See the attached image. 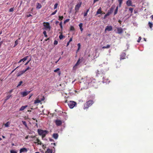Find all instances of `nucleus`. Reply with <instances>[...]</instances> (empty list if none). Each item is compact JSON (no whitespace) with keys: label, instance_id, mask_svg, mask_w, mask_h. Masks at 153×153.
Masks as SVG:
<instances>
[{"label":"nucleus","instance_id":"f257e3e1","mask_svg":"<svg viewBox=\"0 0 153 153\" xmlns=\"http://www.w3.org/2000/svg\"><path fill=\"white\" fill-rule=\"evenodd\" d=\"M94 101L92 100H90L86 102L84 104V106L83 109L84 110H87L88 108L90 107L93 103Z\"/></svg>","mask_w":153,"mask_h":153},{"label":"nucleus","instance_id":"f03ea898","mask_svg":"<svg viewBox=\"0 0 153 153\" xmlns=\"http://www.w3.org/2000/svg\"><path fill=\"white\" fill-rule=\"evenodd\" d=\"M37 131L39 135L42 136V138L45 137L48 133V131L47 130H43L41 129H38Z\"/></svg>","mask_w":153,"mask_h":153},{"label":"nucleus","instance_id":"7ed1b4c3","mask_svg":"<svg viewBox=\"0 0 153 153\" xmlns=\"http://www.w3.org/2000/svg\"><path fill=\"white\" fill-rule=\"evenodd\" d=\"M43 24L44 29L48 31H50L51 30V27L49 22H44Z\"/></svg>","mask_w":153,"mask_h":153},{"label":"nucleus","instance_id":"20e7f679","mask_svg":"<svg viewBox=\"0 0 153 153\" xmlns=\"http://www.w3.org/2000/svg\"><path fill=\"white\" fill-rule=\"evenodd\" d=\"M68 104L71 108H73L76 105V102L73 101H70L68 102Z\"/></svg>","mask_w":153,"mask_h":153},{"label":"nucleus","instance_id":"39448f33","mask_svg":"<svg viewBox=\"0 0 153 153\" xmlns=\"http://www.w3.org/2000/svg\"><path fill=\"white\" fill-rule=\"evenodd\" d=\"M104 71L102 69H100V70H97L96 72L97 74V76L102 75L104 74Z\"/></svg>","mask_w":153,"mask_h":153},{"label":"nucleus","instance_id":"423d86ee","mask_svg":"<svg viewBox=\"0 0 153 153\" xmlns=\"http://www.w3.org/2000/svg\"><path fill=\"white\" fill-rule=\"evenodd\" d=\"M82 4V3L81 2H80V3L77 4L75 6V9L76 11V12H77L79 10V8L80 7L81 5Z\"/></svg>","mask_w":153,"mask_h":153},{"label":"nucleus","instance_id":"0eeeda50","mask_svg":"<svg viewBox=\"0 0 153 153\" xmlns=\"http://www.w3.org/2000/svg\"><path fill=\"white\" fill-rule=\"evenodd\" d=\"M31 91H25L23 92H21V95H22V97H25L28 94H29Z\"/></svg>","mask_w":153,"mask_h":153},{"label":"nucleus","instance_id":"6e6552de","mask_svg":"<svg viewBox=\"0 0 153 153\" xmlns=\"http://www.w3.org/2000/svg\"><path fill=\"white\" fill-rule=\"evenodd\" d=\"M113 8L112 7H111L110 9V12L109 11H108V12L104 16V18H105L107 16H109L113 12Z\"/></svg>","mask_w":153,"mask_h":153},{"label":"nucleus","instance_id":"1a4fd4ad","mask_svg":"<svg viewBox=\"0 0 153 153\" xmlns=\"http://www.w3.org/2000/svg\"><path fill=\"white\" fill-rule=\"evenodd\" d=\"M55 123L57 126H61L62 123V121L61 120H57L55 121Z\"/></svg>","mask_w":153,"mask_h":153},{"label":"nucleus","instance_id":"9d476101","mask_svg":"<svg viewBox=\"0 0 153 153\" xmlns=\"http://www.w3.org/2000/svg\"><path fill=\"white\" fill-rule=\"evenodd\" d=\"M117 33L118 34H120L122 33L123 32V29L120 27H117Z\"/></svg>","mask_w":153,"mask_h":153},{"label":"nucleus","instance_id":"9b49d317","mask_svg":"<svg viewBox=\"0 0 153 153\" xmlns=\"http://www.w3.org/2000/svg\"><path fill=\"white\" fill-rule=\"evenodd\" d=\"M112 30V27L111 26H107L105 29V31H110Z\"/></svg>","mask_w":153,"mask_h":153},{"label":"nucleus","instance_id":"f8f14e48","mask_svg":"<svg viewBox=\"0 0 153 153\" xmlns=\"http://www.w3.org/2000/svg\"><path fill=\"white\" fill-rule=\"evenodd\" d=\"M126 55V54L125 53H123L120 55V60L123 59H125V57Z\"/></svg>","mask_w":153,"mask_h":153},{"label":"nucleus","instance_id":"ddd939ff","mask_svg":"<svg viewBox=\"0 0 153 153\" xmlns=\"http://www.w3.org/2000/svg\"><path fill=\"white\" fill-rule=\"evenodd\" d=\"M126 4L128 6H133L132 5V3L131 0H128L126 2Z\"/></svg>","mask_w":153,"mask_h":153},{"label":"nucleus","instance_id":"4468645a","mask_svg":"<svg viewBox=\"0 0 153 153\" xmlns=\"http://www.w3.org/2000/svg\"><path fill=\"white\" fill-rule=\"evenodd\" d=\"M28 56H26L25 57H24L23 59H20L19 61L18 62V63H20L22 61H23V62H24V61H25L27 59V58L28 57Z\"/></svg>","mask_w":153,"mask_h":153},{"label":"nucleus","instance_id":"2eb2a0df","mask_svg":"<svg viewBox=\"0 0 153 153\" xmlns=\"http://www.w3.org/2000/svg\"><path fill=\"white\" fill-rule=\"evenodd\" d=\"M80 59H79L78 60L76 63L75 64V65L74 66L73 68L74 69L75 67L77 66L78 65L79 63L82 61V60L80 62Z\"/></svg>","mask_w":153,"mask_h":153},{"label":"nucleus","instance_id":"dca6fc26","mask_svg":"<svg viewBox=\"0 0 153 153\" xmlns=\"http://www.w3.org/2000/svg\"><path fill=\"white\" fill-rule=\"evenodd\" d=\"M27 151V149L25 148L21 149L20 150V153H21L23 152H26Z\"/></svg>","mask_w":153,"mask_h":153},{"label":"nucleus","instance_id":"f3484780","mask_svg":"<svg viewBox=\"0 0 153 153\" xmlns=\"http://www.w3.org/2000/svg\"><path fill=\"white\" fill-rule=\"evenodd\" d=\"M27 107V105L22 106L19 109L20 111H22Z\"/></svg>","mask_w":153,"mask_h":153},{"label":"nucleus","instance_id":"a211bd4d","mask_svg":"<svg viewBox=\"0 0 153 153\" xmlns=\"http://www.w3.org/2000/svg\"><path fill=\"white\" fill-rule=\"evenodd\" d=\"M42 7V5L41 4L39 3H37V5H36V8L37 9H40Z\"/></svg>","mask_w":153,"mask_h":153},{"label":"nucleus","instance_id":"6ab92c4d","mask_svg":"<svg viewBox=\"0 0 153 153\" xmlns=\"http://www.w3.org/2000/svg\"><path fill=\"white\" fill-rule=\"evenodd\" d=\"M53 137L55 139H56L58 137V134L57 133H54L53 134Z\"/></svg>","mask_w":153,"mask_h":153},{"label":"nucleus","instance_id":"aec40b11","mask_svg":"<svg viewBox=\"0 0 153 153\" xmlns=\"http://www.w3.org/2000/svg\"><path fill=\"white\" fill-rule=\"evenodd\" d=\"M25 73L24 71L23 70L22 71L19 72L17 74V76H21L22 74Z\"/></svg>","mask_w":153,"mask_h":153},{"label":"nucleus","instance_id":"412c9836","mask_svg":"<svg viewBox=\"0 0 153 153\" xmlns=\"http://www.w3.org/2000/svg\"><path fill=\"white\" fill-rule=\"evenodd\" d=\"M102 13V11L101 10V8L100 7L97 10V14H101Z\"/></svg>","mask_w":153,"mask_h":153},{"label":"nucleus","instance_id":"4be33fe9","mask_svg":"<svg viewBox=\"0 0 153 153\" xmlns=\"http://www.w3.org/2000/svg\"><path fill=\"white\" fill-rule=\"evenodd\" d=\"M36 140H37V142H34L35 143H38V144H39L40 145H41L42 144L41 141L38 139L37 138Z\"/></svg>","mask_w":153,"mask_h":153},{"label":"nucleus","instance_id":"5701e85b","mask_svg":"<svg viewBox=\"0 0 153 153\" xmlns=\"http://www.w3.org/2000/svg\"><path fill=\"white\" fill-rule=\"evenodd\" d=\"M10 123V122L9 121L7 122L4 124V126L6 127H8L9 126V125Z\"/></svg>","mask_w":153,"mask_h":153},{"label":"nucleus","instance_id":"b1692460","mask_svg":"<svg viewBox=\"0 0 153 153\" xmlns=\"http://www.w3.org/2000/svg\"><path fill=\"white\" fill-rule=\"evenodd\" d=\"M12 97L11 95H7L6 97V99L5 100V101L6 102L7 100L9 99L11 97Z\"/></svg>","mask_w":153,"mask_h":153},{"label":"nucleus","instance_id":"393cba45","mask_svg":"<svg viewBox=\"0 0 153 153\" xmlns=\"http://www.w3.org/2000/svg\"><path fill=\"white\" fill-rule=\"evenodd\" d=\"M103 81L105 83H109L110 82V81L108 79H106L104 78Z\"/></svg>","mask_w":153,"mask_h":153},{"label":"nucleus","instance_id":"a878e982","mask_svg":"<svg viewBox=\"0 0 153 153\" xmlns=\"http://www.w3.org/2000/svg\"><path fill=\"white\" fill-rule=\"evenodd\" d=\"M41 102L40 100H39L38 99H37L34 102V104H36L37 103H40Z\"/></svg>","mask_w":153,"mask_h":153},{"label":"nucleus","instance_id":"bb28decb","mask_svg":"<svg viewBox=\"0 0 153 153\" xmlns=\"http://www.w3.org/2000/svg\"><path fill=\"white\" fill-rule=\"evenodd\" d=\"M52 150L50 149H48L47 151L46 152V153H52Z\"/></svg>","mask_w":153,"mask_h":153},{"label":"nucleus","instance_id":"cd10ccee","mask_svg":"<svg viewBox=\"0 0 153 153\" xmlns=\"http://www.w3.org/2000/svg\"><path fill=\"white\" fill-rule=\"evenodd\" d=\"M118 10V6H117L114 12V15H115L117 12Z\"/></svg>","mask_w":153,"mask_h":153},{"label":"nucleus","instance_id":"c85d7f7f","mask_svg":"<svg viewBox=\"0 0 153 153\" xmlns=\"http://www.w3.org/2000/svg\"><path fill=\"white\" fill-rule=\"evenodd\" d=\"M148 25L150 28H151L152 27L153 24L152 23L150 22H149L148 23Z\"/></svg>","mask_w":153,"mask_h":153},{"label":"nucleus","instance_id":"c756f323","mask_svg":"<svg viewBox=\"0 0 153 153\" xmlns=\"http://www.w3.org/2000/svg\"><path fill=\"white\" fill-rule=\"evenodd\" d=\"M110 47V45H108L106 46H103L102 47V48H108Z\"/></svg>","mask_w":153,"mask_h":153},{"label":"nucleus","instance_id":"7c9ffc66","mask_svg":"<svg viewBox=\"0 0 153 153\" xmlns=\"http://www.w3.org/2000/svg\"><path fill=\"white\" fill-rule=\"evenodd\" d=\"M22 122L24 125L26 127H27V125L26 123L24 121H22Z\"/></svg>","mask_w":153,"mask_h":153},{"label":"nucleus","instance_id":"2f4dec72","mask_svg":"<svg viewBox=\"0 0 153 153\" xmlns=\"http://www.w3.org/2000/svg\"><path fill=\"white\" fill-rule=\"evenodd\" d=\"M18 44V40H16L15 42V45H14V47H15Z\"/></svg>","mask_w":153,"mask_h":153},{"label":"nucleus","instance_id":"473e14b6","mask_svg":"<svg viewBox=\"0 0 153 153\" xmlns=\"http://www.w3.org/2000/svg\"><path fill=\"white\" fill-rule=\"evenodd\" d=\"M74 28L73 26H71L70 28V30L71 31H74Z\"/></svg>","mask_w":153,"mask_h":153},{"label":"nucleus","instance_id":"72a5a7b5","mask_svg":"<svg viewBox=\"0 0 153 153\" xmlns=\"http://www.w3.org/2000/svg\"><path fill=\"white\" fill-rule=\"evenodd\" d=\"M129 10L130 11L131 13H132L133 12V9L131 7H129Z\"/></svg>","mask_w":153,"mask_h":153},{"label":"nucleus","instance_id":"f704fd0d","mask_svg":"<svg viewBox=\"0 0 153 153\" xmlns=\"http://www.w3.org/2000/svg\"><path fill=\"white\" fill-rule=\"evenodd\" d=\"M43 34H44L45 37H47L48 36L47 35L46 32L45 31H44L43 32Z\"/></svg>","mask_w":153,"mask_h":153},{"label":"nucleus","instance_id":"c9c22d12","mask_svg":"<svg viewBox=\"0 0 153 153\" xmlns=\"http://www.w3.org/2000/svg\"><path fill=\"white\" fill-rule=\"evenodd\" d=\"M59 25L60 27L61 28L62 30L63 29V27H62V22H61L59 24Z\"/></svg>","mask_w":153,"mask_h":153},{"label":"nucleus","instance_id":"e433bc0d","mask_svg":"<svg viewBox=\"0 0 153 153\" xmlns=\"http://www.w3.org/2000/svg\"><path fill=\"white\" fill-rule=\"evenodd\" d=\"M10 153H17V152L14 150H11L10 151Z\"/></svg>","mask_w":153,"mask_h":153},{"label":"nucleus","instance_id":"4c0bfd02","mask_svg":"<svg viewBox=\"0 0 153 153\" xmlns=\"http://www.w3.org/2000/svg\"><path fill=\"white\" fill-rule=\"evenodd\" d=\"M22 82H23L22 81H20L19 82L18 85H17V87H18L19 86H20L22 84Z\"/></svg>","mask_w":153,"mask_h":153},{"label":"nucleus","instance_id":"58836bf2","mask_svg":"<svg viewBox=\"0 0 153 153\" xmlns=\"http://www.w3.org/2000/svg\"><path fill=\"white\" fill-rule=\"evenodd\" d=\"M59 20H62L63 19V17L62 16H59Z\"/></svg>","mask_w":153,"mask_h":153},{"label":"nucleus","instance_id":"ea45409f","mask_svg":"<svg viewBox=\"0 0 153 153\" xmlns=\"http://www.w3.org/2000/svg\"><path fill=\"white\" fill-rule=\"evenodd\" d=\"M63 37V36L62 35V34H61L59 36V38L60 39H62Z\"/></svg>","mask_w":153,"mask_h":153},{"label":"nucleus","instance_id":"a19ab883","mask_svg":"<svg viewBox=\"0 0 153 153\" xmlns=\"http://www.w3.org/2000/svg\"><path fill=\"white\" fill-rule=\"evenodd\" d=\"M58 4L57 3H56L55 4H54V9H56L57 7V6H58Z\"/></svg>","mask_w":153,"mask_h":153},{"label":"nucleus","instance_id":"79ce46f5","mask_svg":"<svg viewBox=\"0 0 153 153\" xmlns=\"http://www.w3.org/2000/svg\"><path fill=\"white\" fill-rule=\"evenodd\" d=\"M57 12V10H55L54 12L52 13L51 14V15H55Z\"/></svg>","mask_w":153,"mask_h":153},{"label":"nucleus","instance_id":"37998d69","mask_svg":"<svg viewBox=\"0 0 153 153\" xmlns=\"http://www.w3.org/2000/svg\"><path fill=\"white\" fill-rule=\"evenodd\" d=\"M70 19H66L64 22V24L66 22H69Z\"/></svg>","mask_w":153,"mask_h":153},{"label":"nucleus","instance_id":"c03bdc74","mask_svg":"<svg viewBox=\"0 0 153 153\" xmlns=\"http://www.w3.org/2000/svg\"><path fill=\"white\" fill-rule=\"evenodd\" d=\"M141 37L140 36L138 38V39L137 41V42H140V40H141Z\"/></svg>","mask_w":153,"mask_h":153},{"label":"nucleus","instance_id":"a18cd8bd","mask_svg":"<svg viewBox=\"0 0 153 153\" xmlns=\"http://www.w3.org/2000/svg\"><path fill=\"white\" fill-rule=\"evenodd\" d=\"M60 70V69L59 68H56V69L54 71L55 72H57V71H59Z\"/></svg>","mask_w":153,"mask_h":153},{"label":"nucleus","instance_id":"49530a36","mask_svg":"<svg viewBox=\"0 0 153 153\" xmlns=\"http://www.w3.org/2000/svg\"><path fill=\"white\" fill-rule=\"evenodd\" d=\"M83 24L82 23H80L79 24V26L80 28L82 27Z\"/></svg>","mask_w":153,"mask_h":153},{"label":"nucleus","instance_id":"de8ad7c7","mask_svg":"<svg viewBox=\"0 0 153 153\" xmlns=\"http://www.w3.org/2000/svg\"><path fill=\"white\" fill-rule=\"evenodd\" d=\"M58 41L56 40H55L54 41V45H56L57 44H58Z\"/></svg>","mask_w":153,"mask_h":153},{"label":"nucleus","instance_id":"09e8293b","mask_svg":"<svg viewBox=\"0 0 153 153\" xmlns=\"http://www.w3.org/2000/svg\"><path fill=\"white\" fill-rule=\"evenodd\" d=\"M13 8H10L9 10V11L10 12H13Z\"/></svg>","mask_w":153,"mask_h":153},{"label":"nucleus","instance_id":"8fccbe9b","mask_svg":"<svg viewBox=\"0 0 153 153\" xmlns=\"http://www.w3.org/2000/svg\"><path fill=\"white\" fill-rule=\"evenodd\" d=\"M123 0H118V1L119 4H122V3Z\"/></svg>","mask_w":153,"mask_h":153},{"label":"nucleus","instance_id":"3c124183","mask_svg":"<svg viewBox=\"0 0 153 153\" xmlns=\"http://www.w3.org/2000/svg\"><path fill=\"white\" fill-rule=\"evenodd\" d=\"M31 60V59H30L29 60H28L27 62H26L25 64V65H27L29 63L30 61Z\"/></svg>","mask_w":153,"mask_h":153},{"label":"nucleus","instance_id":"603ef678","mask_svg":"<svg viewBox=\"0 0 153 153\" xmlns=\"http://www.w3.org/2000/svg\"><path fill=\"white\" fill-rule=\"evenodd\" d=\"M19 67V66H18L17 67H16V68H15V69H14L13 70L12 72H11V73H13L17 68L18 67Z\"/></svg>","mask_w":153,"mask_h":153},{"label":"nucleus","instance_id":"864d4df0","mask_svg":"<svg viewBox=\"0 0 153 153\" xmlns=\"http://www.w3.org/2000/svg\"><path fill=\"white\" fill-rule=\"evenodd\" d=\"M45 98L44 97H42V98L40 100L41 101H43L45 100Z\"/></svg>","mask_w":153,"mask_h":153},{"label":"nucleus","instance_id":"5fc2aeb1","mask_svg":"<svg viewBox=\"0 0 153 153\" xmlns=\"http://www.w3.org/2000/svg\"><path fill=\"white\" fill-rule=\"evenodd\" d=\"M78 50H79V49L80 47V43L78 44Z\"/></svg>","mask_w":153,"mask_h":153},{"label":"nucleus","instance_id":"6e6d98bb","mask_svg":"<svg viewBox=\"0 0 153 153\" xmlns=\"http://www.w3.org/2000/svg\"><path fill=\"white\" fill-rule=\"evenodd\" d=\"M27 17H30L31 16H32V15L31 14H29L28 15H27Z\"/></svg>","mask_w":153,"mask_h":153},{"label":"nucleus","instance_id":"4d7b16f0","mask_svg":"<svg viewBox=\"0 0 153 153\" xmlns=\"http://www.w3.org/2000/svg\"><path fill=\"white\" fill-rule=\"evenodd\" d=\"M87 13H87V12H85V13H84V16H87Z\"/></svg>","mask_w":153,"mask_h":153},{"label":"nucleus","instance_id":"13d9d810","mask_svg":"<svg viewBox=\"0 0 153 153\" xmlns=\"http://www.w3.org/2000/svg\"><path fill=\"white\" fill-rule=\"evenodd\" d=\"M72 38H70V39L68 42H71V41H72Z\"/></svg>","mask_w":153,"mask_h":153},{"label":"nucleus","instance_id":"bf43d9fd","mask_svg":"<svg viewBox=\"0 0 153 153\" xmlns=\"http://www.w3.org/2000/svg\"><path fill=\"white\" fill-rule=\"evenodd\" d=\"M59 23V22L58 21H56V23H55V24L56 25H57V24Z\"/></svg>","mask_w":153,"mask_h":153},{"label":"nucleus","instance_id":"052dcab7","mask_svg":"<svg viewBox=\"0 0 153 153\" xmlns=\"http://www.w3.org/2000/svg\"><path fill=\"white\" fill-rule=\"evenodd\" d=\"M30 69H31V68L30 67H29V66L28 67H27V68H26L27 70Z\"/></svg>","mask_w":153,"mask_h":153},{"label":"nucleus","instance_id":"680f3d73","mask_svg":"<svg viewBox=\"0 0 153 153\" xmlns=\"http://www.w3.org/2000/svg\"><path fill=\"white\" fill-rule=\"evenodd\" d=\"M80 29L81 31V32H82L83 30V29L82 28V27L80 28Z\"/></svg>","mask_w":153,"mask_h":153},{"label":"nucleus","instance_id":"e2e57ef3","mask_svg":"<svg viewBox=\"0 0 153 153\" xmlns=\"http://www.w3.org/2000/svg\"><path fill=\"white\" fill-rule=\"evenodd\" d=\"M13 91V90H10L9 92V93L10 94Z\"/></svg>","mask_w":153,"mask_h":153},{"label":"nucleus","instance_id":"0e129e2a","mask_svg":"<svg viewBox=\"0 0 153 153\" xmlns=\"http://www.w3.org/2000/svg\"><path fill=\"white\" fill-rule=\"evenodd\" d=\"M99 0H94V3L98 1Z\"/></svg>","mask_w":153,"mask_h":153},{"label":"nucleus","instance_id":"69168bd1","mask_svg":"<svg viewBox=\"0 0 153 153\" xmlns=\"http://www.w3.org/2000/svg\"><path fill=\"white\" fill-rule=\"evenodd\" d=\"M60 57L59 58V59L57 61H56L55 62V63H56L59 61L60 60Z\"/></svg>","mask_w":153,"mask_h":153},{"label":"nucleus","instance_id":"338daca9","mask_svg":"<svg viewBox=\"0 0 153 153\" xmlns=\"http://www.w3.org/2000/svg\"><path fill=\"white\" fill-rule=\"evenodd\" d=\"M42 148H43V149H44L45 147V145H43L42 146Z\"/></svg>","mask_w":153,"mask_h":153},{"label":"nucleus","instance_id":"774afa93","mask_svg":"<svg viewBox=\"0 0 153 153\" xmlns=\"http://www.w3.org/2000/svg\"><path fill=\"white\" fill-rule=\"evenodd\" d=\"M151 18L153 20V15H152L151 16Z\"/></svg>","mask_w":153,"mask_h":153}]
</instances>
